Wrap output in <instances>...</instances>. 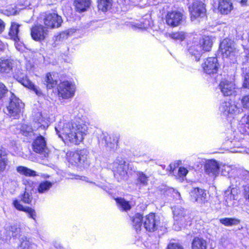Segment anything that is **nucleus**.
Instances as JSON below:
<instances>
[{
  "mask_svg": "<svg viewBox=\"0 0 249 249\" xmlns=\"http://www.w3.org/2000/svg\"><path fill=\"white\" fill-rule=\"evenodd\" d=\"M58 137L63 141H68L75 144L82 142L86 135L87 126L79 122H67L60 120L55 126Z\"/></svg>",
  "mask_w": 249,
  "mask_h": 249,
  "instance_id": "nucleus-1",
  "label": "nucleus"
},
{
  "mask_svg": "<svg viewBox=\"0 0 249 249\" xmlns=\"http://www.w3.org/2000/svg\"><path fill=\"white\" fill-rule=\"evenodd\" d=\"M89 152L86 149L71 152L68 155L69 162L79 168H86L90 164L88 158Z\"/></svg>",
  "mask_w": 249,
  "mask_h": 249,
  "instance_id": "nucleus-2",
  "label": "nucleus"
},
{
  "mask_svg": "<svg viewBox=\"0 0 249 249\" xmlns=\"http://www.w3.org/2000/svg\"><path fill=\"white\" fill-rule=\"evenodd\" d=\"M175 222L173 225V229L176 231L181 230L184 228L189 221H187V217L185 214V211L181 206H175L173 210Z\"/></svg>",
  "mask_w": 249,
  "mask_h": 249,
  "instance_id": "nucleus-3",
  "label": "nucleus"
},
{
  "mask_svg": "<svg viewBox=\"0 0 249 249\" xmlns=\"http://www.w3.org/2000/svg\"><path fill=\"white\" fill-rule=\"evenodd\" d=\"M115 177L119 181L127 177L128 166L125 161L121 157H118L112 164Z\"/></svg>",
  "mask_w": 249,
  "mask_h": 249,
  "instance_id": "nucleus-4",
  "label": "nucleus"
},
{
  "mask_svg": "<svg viewBox=\"0 0 249 249\" xmlns=\"http://www.w3.org/2000/svg\"><path fill=\"white\" fill-rule=\"evenodd\" d=\"M192 21L197 19L199 18H204L206 15V8L203 2L201 0L195 1L192 5L189 7Z\"/></svg>",
  "mask_w": 249,
  "mask_h": 249,
  "instance_id": "nucleus-5",
  "label": "nucleus"
},
{
  "mask_svg": "<svg viewBox=\"0 0 249 249\" xmlns=\"http://www.w3.org/2000/svg\"><path fill=\"white\" fill-rule=\"evenodd\" d=\"M34 152L40 154L42 157L47 158L50 154V150L47 147L46 141L43 137L39 136L36 138L32 143Z\"/></svg>",
  "mask_w": 249,
  "mask_h": 249,
  "instance_id": "nucleus-6",
  "label": "nucleus"
},
{
  "mask_svg": "<svg viewBox=\"0 0 249 249\" xmlns=\"http://www.w3.org/2000/svg\"><path fill=\"white\" fill-rule=\"evenodd\" d=\"M75 89V85L68 81L60 83L58 86V94L64 99H68L72 97L74 95Z\"/></svg>",
  "mask_w": 249,
  "mask_h": 249,
  "instance_id": "nucleus-7",
  "label": "nucleus"
},
{
  "mask_svg": "<svg viewBox=\"0 0 249 249\" xmlns=\"http://www.w3.org/2000/svg\"><path fill=\"white\" fill-rule=\"evenodd\" d=\"M220 49L224 57L231 59L236 53L233 41L228 38L224 39L220 43Z\"/></svg>",
  "mask_w": 249,
  "mask_h": 249,
  "instance_id": "nucleus-8",
  "label": "nucleus"
},
{
  "mask_svg": "<svg viewBox=\"0 0 249 249\" xmlns=\"http://www.w3.org/2000/svg\"><path fill=\"white\" fill-rule=\"evenodd\" d=\"M160 218L155 213H151L145 216L143 220V226L146 231H154L160 224Z\"/></svg>",
  "mask_w": 249,
  "mask_h": 249,
  "instance_id": "nucleus-9",
  "label": "nucleus"
},
{
  "mask_svg": "<svg viewBox=\"0 0 249 249\" xmlns=\"http://www.w3.org/2000/svg\"><path fill=\"white\" fill-rule=\"evenodd\" d=\"M24 107V104L18 98L14 97L11 99L7 111L11 117H16L21 112Z\"/></svg>",
  "mask_w": 249,
  "mask_h": 249,
  "instance_id": "nucleus-10",
  "label": "nucleus"
},
{
  "mask_svg": "<svg viewBox=\"0 0 249 249\" xmlns=\"http://www.w3.org/2000/svg\"><path fill=\"white\" fill-rule=\"evenodd\" d=\"M119 136L118 135L108 136L106 133H102L99 138V142L111 149L117 148Z\"/></svg>",
  "mask_w": 249,
  "mask_h": 249,
  "instance_id": "nucleus-11",
  "label": "nucleus"
},
{
  "mask_svg": "<svg viewBox=\"0 0 249 249\" xmlns=\"http://www.w3.org/2000/svg\"><path fill=\"white\" fill-rule=\"evenodd\" d=\"M43 21L47 28H54L60 27L62 22V19L61 17L57 14L46 13Z\"/></svg>",
  "mask_w": 249,
  "mask_h": 249,
  "instance_id": "nucleus-12",
  "label": "nucleus"
},
{
  "mask_svg": "<svg viewBox=\"0 0 249 249\" xmlns=\"http://www.w3.org/2000/svg\"><path fill=\"white\" fill-rule=\"evenodd\" d=\"M183 15L181 13L177 11L168 12L165 16L166 24L172 27L179 25L182 22Z\"/></svg>",
  "mask_w": 249,
  "mask_h": 249,
  "instance_id": "nucleus-13",
  "label": "nucleus"
},
{
  "mask_svg": "<svg viewBox=\"0 0 249 249\" xmlns=\"http://www.w3.org/2000/svg\"><path fill=\"white\" fill-rule=\"evenodd\" d=\"M17 62L10 58L0 57V74L6 75L10 73Z\"/></svg>",
  "mask_w": 249,
  "mask_h": 249,
  "instance_id": "nucleus-14",
  "label": "nucleus"
},
{
  "mask_svg": "<svg viewBox=\"0 0 249 249\" xmlns=\"http://www.w3.org/2000/svg\"><path fill=\"white\" fill-rule=\"evenodd\" d=\"M31 35L34 40L41 41L47 37L48 30L41 25H36L31 28Z\"/></svg>",
  "mask_w": 249,
  "mask_h": 249,
  "instance_id": "nucleus-15",
  "label": "nucleus"
},
{
  "mask_svg": "<svg viewBox=\"0 0 249 249\" xmlns=\"http://www.w3.org/2000/svg\"><path fill=\"white\" fill-rule=\"evenodd\" d=\"M219 65L216 57H209L202 64L204 72L208 74L217 72Z\"/></svg>",
  "mask_w": 249,
  "mask_h": 249,
  "instance_id": "nucleus-16",
  "label": "nucleus"
},
{
  "mask_svg": "<svg viewBox=\"0 0 249 249\" xmlns=\"http://www.w3.org/2000/svg\"><path fill=\"white\" fill-rule=\"evenodd\" d=\"M219 110L224 115L230 116L237 112L238 108L233 102L229 101L223 102L219 107Z\"/></svg>",
  "mask_w": 249,
  "mask_h": 249,
  "instance_id": "nucleus-17",
  "label": "nucleus"
},
{
  "mask_svg": "<svg viewBox=\"0 0 249 249\" xmlns=\"http://www.w3.org/2000/svg\"><path fill=\"white\" fill-rule=\"evenodd\" d=\"M219 88L223 95L225 96L234 94L236 92L234 84L227 80H223L220 82Z\"/></svg>",
  "mask_w": 249,
  "mask_h": 249,
  "instance_id": "nucleus-18",
  "label": "nucleus"
},
{
  "mask_svg": "<svg viewBox=\"0 0 249 249\" xmlns=\"http://www.w3.org/2000/svg\"><path fill=\"white\" fill-rule=\"evenodd\" d=\"M192 199L199 204H203L206 201V193L204 190L199 188H194L190 192Z\"/></svg>",
  "mask_w": 249,
  "mask_h": 249,
  "instance_id": "nucleus-19",
  "label": "nucleus"
},
{
  "mask_svg": "<svg viewBox=\"0 0 249 249\" xmlns=\"http://www.w3.org/2000/svg\"><path fill=\"white\" fill-rule=\"evenodd\" d=\"M219 165L215 160H209L205 165V172L210 176L216 177L219 174Z\"/></svg>",
  "mask_w": 249,
  "mask_h": 249,
  "instance_id": "nucleus-20",
  "label": "nucleus"
},
{
  "mask_svg": "<svg viewBox=\"0 0 249 249\" xmlns=\"http://www.w3.org/2000/svg\"><path fill=\"white\" fill-rule=\"evenodd\" d=\"M14 207L18 211H23L28 214V216L34 220L36 219V213L33 209L29 207L23 206L18 200H15L13 202Z\"/></svg>",
  "mask_w": 249,
  "mask_h": 249,
  "instance_id": "nucleus-21",
  "label": "nucleus"
},
{
  "mask_svg": "<svg viewBox=\"0 0 249 249\" xmlns=\"http://www.w3.org/2000/svg\"><path fill=\"white\" fill-rule=\"evenodd\" d=\"M236 194V190L231 187L225 191L224 199L227 206L230 207L233 205Z\"/></svg>",
  "mask_w": 249,
  "mask_h": 249,
  "instance_id": "nucleus-22",
  "label": "nucleus"
},
{
  "mask_svg": "<svg viewBox=\"0 0 249 249\" xmlns=\"http://www.w3.org/2000/svg\"><path fill=\"white\" fill-rule=\"evenodd\" d=\"M18 82L21 83L24 87L34 91L37 95L39 96L42 95V92L40 89L35 86L30 80H29L27 76H25V77L22 78L21 80H19Z\"/></svg>",
  "mask_w": 249,
  "mask_h": 249,
  "instance_id": "nucleus-23",
  "label": "nucleus"
},
{
  "mask_svg": "<svg viewBox=\"0 0 249 249\" xmlns=\"http://www.w3.org/2000/svg\"><path fill=\"white\" fill-rule=\"evenodd\" d=\"M218 9L222 14H228L232 9V3L229 0H220Z\"/></svg>",
  "mask_w": 249,
  "mask_h": 249,
  "instance_id": "nucleus-24",
  "label": "nucleus"
},
{
  "mask_svg": "<svg viewBox=\"0 0 249 249\" xmlns=\"http://www.w3.org/2000/svg\"><path fill=\"white\" fill-rule=\"evenodd\" d=\"M143 220L144 218L142 215L139 213L135 214L132 218V225L136 231H141Z\"/></svg>",
  "mask_w": 249,
  "mask_h": 249,
  "instance_id": "nucleus-25",
  "label": "nucleus"
},
{
  "mask_svg": "<svg viewBox=\"0 0 249 249\" xmlns=\"http://www.w3.org/2000/svg\"><path fill=\"white\" fill-rule=\"evenodd\" d=\"M189 53L194 56L196 61H198L202 53V46L198 44L193 45L188 49Z\"/></svg>",
  "mask_w": 249,
  "mask_h": 249,
  "instance_id": "nucleus-26",
  "label": "nucleus"
},
{
  "mask_svg": "<svg viewBox=\"0 0 249 249\" xmlns=\"http://www.w3.org/2000/svg\"><path fill=\"white\" fill-rule=\"evenodd\" d=\"M19 26L20 25L16 23H12L9 32V36L12 39L14 40L16 42H17L19 40L18 35Z\"/></svg>",
  "mask_w": 249,
  "mask_h": 249,
  "instance_id": "nucleus-27",
  "label": "nucleus"
},
{
  "mask_svg": "<svg viewBox=\"0 0 249 249\" xmlns=\"http://www.w3.org/2000/svg\"><path fill=\"white\" fill-rule=\"evenodd\" d=\"M7 164V152L4 148H0V172L5 170Z\"/></svg>",
  "mask_w": 249,
  "mask_h": 249,
  "instance_id": "nucleus-28",
  "label": "nucleus"
},
{
  "mask_svg": "<svg viewBox=\"0 0 249 249\" xmlns=\"http://www.w3.org/2000/svg\"><path fill=\"white\" fill-rule=\"evenodd\" d=\"M19 241L18 249H34L36 246L26 237H21Z\"/></svg>",
  "mask_w": 249,
  "mask_h": 249,
  "instance_id": "nucleus-29",
  "label": "nucleus"
},
{
  "mask_svg": "<svg viewBox=\"0 0 249 249\" xmlns=\"http://www.w3.org/2000/svg\"><path fill=\"white\" fill-rule=\"evenodd\" d=\"M74 5L77 10L83 12L89 7L90 4V0H74Z\"/></svg>",
  "mask_w": 249,
  "mask_h": 249,
  "instance_id": "nucleus-30",
  "label": "nucleus"
},
{
  "mask_svg": "<svg viewBox=\"0 0 249 249\" xmlns=\"http://www.w3.org/2000/svg\"><path fill=\"white\" fill-rule=\"evenodd\" d=\"M220 223L225 226H236L240 223V220L235 217H225L219 219Z\"/></svg>",
  "mask_w": 249,
  "mask_h": 249,
  "instance_id": "nucleus-31",
  "label": "nucleus"
},
{
  "mask_svg": "<svg viewBox=\"0 0 249 249\" xmlns=\"http://www.w3.org/2000/svg\"><path fill=\"white\" fill-rule=\"evenodd\" d=\"M34 121L35 124H36V127L44 129L46 126V123H45V119L42 116V114L40 112H37L34 115ZM36 127V126H35Z\"/></svg>",
  "mask_w": 249,
  "mask_h": 249,
  "instance_id": "nucleus-32",
  "label": "nucleus"
},
{
  "mask_svg": "<svg viewBox=\"0 0 249 249\" xmlns=\"http://www.w3.org/2000/svg\"><path fill=\"white\" fill-rule=\"evenodd\" d=\"M45 82L48 89L54 87L57 84V80L55 79V74L48 73L45 77Z\"/></svg>",
  "mask_w": 249,
  "mask_h": 249,
  "instance_id": "nucleus-33",
  "label": "nucleus"
},
{
  "mask_svg": "<svg viewBox=\"0 0 249 249\" xmlns=\"http://www.w3.org/2000/svg\"><path fill=\"white\" fill-rule=\"evenodd\" d=\"M24 184L26 186L25 191L22 196L21 200L25 203L30 204L32 202L33 197L31 193L27 191V184H29V186H30L31 184H33V182H31L30 183L27 180H24Z\"/></svg>",
  "mask_w": 249,
  "mask_h": 249,
  "instance_id": "nucleus-34",
  "label": "nucleus"
},
{
  "mask_svg": "<svg viewBox=\"0 0 249 249\" xmlns=\"http://www.w3.org/2000/svg\"><path fill=\"white\" fill-rule=\"evenodd\" d=\"M226 144L231 147V152L233 153H241L243 151V148L240 147V144L237 143L236 141L228 140L226 142Z\"/></svg>",
  "mask_w": 249,
  "mask_h": 249,
  "instance_id": "nucleus-35",
  "label": "nucleus"
},
{
  "mask_svg": "<svg viewBox=\"0 0 249 249\" xmlns=\"http://www.w3.org/2000/svg\"><path fill=\"white\" fill-rule=\"evenodd\" d=\"M98 8L99 10L106 12L109 10L112 5V0H98Z\"/></svg>",
  "mask_w": 249,
  "mask_h": 249,
  "instance_id": "nucleus-36",
  "label": "nucleus"
},
{
  "mask_svg": "<svg viewBox=\"0 0 249 249\" xmlns=\"http://www.w3.org/2000/svg\"><path fill=\"white\" fill-rule=\"evenodd\" d=\"M192 249H206L207 243L202 238H195L192 242Z\"/></svg>",
  "mask_w": 249,
  "mask_h": 249,
  "instance_id": "nucleus-37",
  "label": "nucleus"
},
{
  "mask_svg": "<svg viewBox=\"0 0 249 249\" xmlns=\"http://www.w3.org/2000/svg\"><path fill=\"white\" fill-rule=\"evenodd\" d=\"M202 46L203 51H210L212 46V41L209 36H205L199 41V44Z\"/></svg>",
  "mask_w": 249,
  "mask_h": 249,
  "instance_id": "nucleus-38",
  "label": "nucleus"
},
{
  "mask_svg": "<svg viewBox=\"0 0 249 249\" xmlns=\"http://www.w3.org/2000/svg\"><path fill=\"white\" fill-rule=\"evenodd\" d=\"M17 171L18 173L25 176L35 177L37 176L35 171L22 166L18 167Z\"/></svg>",
  "mask_w": 249,
  "mask_h": 249,
  "instance_id": "nucleus-39",
  "label": "nucleus"
},
{
  "mask_svg": "<svg viewBox=\"0 0 249 249\" xmlns=\"http://www.w3.org/2000/svg\"><path fill=\"white\" fill-rule=\"evenodd\" d=\"M53 184L48 181L41 182L37 187L38 192L43 194L47 192L52 187Z\"/></svg>",
  "mask_w": 249,
  "mask_h": 249,
  "instance_id": "nucleus-40",
  "label": "nucleus"
},
{
  "mask_svg": "<svg viewBox=\"0 0 249 249\" xmlns=\"http://www.w3.org/2000/svg\"><path fill=\"white\" fill-rule=\"evenodd\" d=\"M152 22L150 19L146 18L142 19V21L140 24H136L133 26V27L135 29H146L151 27Z\"/></svg>",
  "mask_w": 249,
  "mask_h": 249,
  "instance_id": "nucleus-41",
  "label": "nucleus"
},
{
  "mask_svg": "<svg viewBox=\"0 0 249 249\" xmlns=\"http://www.w3.org/2000/svg\"><path fill=\"white\" fill-rule=\"evenodd\" d=\"M116 201L120 209L123 211H128L131 209V206L128 201H126L124 198H117Z\"/></svg>",
  "mask_w": 249,
  "mask_h": 249,
  "instance_id": "nucleus-42",
  "label": "nucleus"
},
{
  "mask_svg": "<svg viewBox=\"0 0 249 249\" xmlns=\"http://www.w3.org/2000/svg\"><path fill=\"white\" fill-rule=\"evenodd\" d=\"M169 36L174 40H183L186 37V33L183 31H178L169 34Z\"/></svg>",
  "mask_w": 249,
  "mask_h": 249,
  "instance_id": "nucleus-43",
  "label": "nucleus"
},
{
  "mask_svg": "<svg viewBox=\"0 0 249 249\" xmlns=\"http://www.w3.org/2000/svg\"><path fill=\"white\" fill-rule=\"evenodd\" d=\"M15 65L17 66V68L15 70L14 77L18 81H19V80H21L24 77H25L26 75L24 73L23 70H21L20 68L18 67L17 63H16Z\"/></svg>",
  "mask_w": 249,
  "mask_h": 249,
  "instance_id": "nucleus-44",
  "label": "nucleus"
},
{
  "mask_svg": "<svg viewBox=\"0 0 249 249\" xmlns=\"http://www.w3.org/2000/svg\"><path fill=\"white\" fill-rule=\"evenodd\" d=\"M221 170L222 175L228 176L234 169L231 166L227 164H220L219 167V171Z\"/></svg>",
  "mask_w": 249,
  "mask_h": 249,
  "instance_id": "nucleus-45",
  "label": "nucleus"
},
{
  "mask_svg": "<svg viewBox=\"0 0 249 249\" xmlns=\"http://www.w3.org/2000/svg\"><path fill=\"white\" fill-rule=\"evenodd\" d=\"M138 182L143 186H146L148 184L149 176L144 174L142 172H139L137 173Z\"/></svg>",
  "mask_w": 249,
  "mask_h": 249,
  "instance_id": "nucleus-46",
  "label": "nucleus"
},
{
  "mask_svg": "<svg viewBox=\"0 0 249 249\" xmlns=\"http://www.w3.org/2000/svg\"><path fill=\"white\" fill-rule=\"evenodd\" d=\"M8 92L7 87L2 83L0 82V100L4 98Z\"/></svg>",
  "mask_w": 249,
  "mask_h": 249,
  "instance_id": "nucleus-47",
  "label": "nucleus"
},
{
  "mask_svg": "<svg viewBox=\"0 0 249 249\" xmlns=\"http://www.w3.org/2000/svg\"><path fill=\"white\" fill-rule=\"evenodd\" d=\"M10 230L12 232V236L17 237L19 235L20 232V229L17 226H12L10 227Z\"/></svg>",
  "mask_w": 249,
  "mask_h": 249,
  "instance_id": "nucleus-48",
  "label": "nucleus"
},
{
  "mask_svg": "<svg viewBox=\"0 0 249 249\" xmlns=\"http://www.w3.org/2000/svg\"><path fill=\"white\" fill-rule=\"evenodd\" d=\"M17 10L15 5L10 6L5 11V14L7 16L15 15L17 14Z\"/></svg>",
  "mask_w": 249,
  "mask_h": 249,
  "instance_id": "nucleus-49",
  "label": "nucleus"
},
{
  "mask_svg": "<svg viewBox=\"0 0 249 249\" xmlns=\"http://www.w3.org/2000/svg\"><path fill=\"white\" fill-rule=\"evenodd\" d=\"M242 103L244 107L249 108V95L243 97Z\"/></svg>",
  "mask_w": 249,
  "mask_h": 249,
  "instance_id": "nucleus-50",
  "label": "nucleus"
},
{
  "mask_svg": "<svg viewBox=\"0 0 249 249\" xmlns=\"http://www.w3.org/2000/svg\"><path fill=\"white\" fill-rule=\"evenodd\" d=\"M188 173V170L184 167H180L178 170V174L179 177H185Z\"/></svg>",
  "mask_w": 249,
  "mask_h": 249,
  "instance_id": "nucleus-51",
  "label": "nucleus"
},
{
  "mask_svg": "<svg viewBox=\"0 0 249 249\" xmlns=\"http://www.w3.org/2000/svg\"><path fill=\"white\" fill-rule=\"evenodd\" d=\"M167 249H183L181 246L178 244L172 243L170 244Z\"/></svg>",
  "mask_w": 249,
  "mask_h": 249,
  "instance_id": "nucleus-52",
  "label": "nucleus"
},
{
  "mask_svg": "<svg viewBox=\"0 0 249 249\" xmlns=\"http://www.w3.org/2000/svg\"><path fill=\"white\" fill-rule=\"evenodd\" d=\"M69 36V32L68 31H66L64 32H61L59 36V39H65L68 38Z\"/></svg>",
  "mask_w": 249,
  "mask_h": 249,
  "instance_id": "nucleus-53",
  "label": "nucleus"
},
{
  "mask_svg": "<svg viewBox=\"0 0 249 249\" xmlns=\"http://www.w3.org/2000/svg\"><path fill=\"white\" fill-rule=\"evenodd\" d=\"M243 86L246 88L249 89V73H247L245 76V80Z\"/></svg>",
  "mask_w": 249,
  "mask_h": 249,
  "instance_id": "nucleus-54",
  "label": "nucleus"
},
{
  "mask_svg": "<svg viewBox=\"0 0 249 249\" xmlns=\"http://www.w3.org/2000/svg\"><path fill=\"white\" fill-rule=\"evenodd\" d=\"M5 23L0 18V34H1L5 29Z\"/></svg>",
  "mask_w": 249,
  "mask_h": 249,
  "instance_id": "nucleus-55",
  "label": "nucleus"
},
{
  "mask_svg": "<svg viewBox=\"0 0 249 249\" xmlns=\"http://www.w3.org/2000/svg\"><path fill=\"white\" fill-rule=\"evenodd\" d=\"M245 195L246 199L249 201V186L245 189Z\"/></svg>",
  "mask_w": 249,
  "mask_h": 249,
  "instance_id": "nucleus-56",
  "label": "nucleus"
},
{
  "mask_svg": "<svg viewBox=\"0 0 249 249\" xmlns=\"http://www.w3.org/2000/svg\"><path fill=\"white\" fill-rule=\"evenodd\" d=\"M245 122L247 127L249 128V115L246 117Z\"/></svg>",
  "mask_w": 249,
  "mask_h": 249,
  "instance_id": "nucleus-57",
  "label": "nucleus"
},
{
  "mask_svg": "<svg viewBox=\"0 0 249 249\" xmlns=\"http://www.w3.org/2000/svg\"><path fill=\"white\" fill-rule=\"evenodd\" d=\"M5 48V45L4 43L2 42V41L0 40V50H2Z\"/></svg>",
  "mask_w": 249,
  "mask_h": 249,
  "instance_id": "nucleus-58",
  "label": "nucleus"
},
{
  "mask_svg": "<svg viewBox=\"0 0 249 249\" xmlns=\"http://www.w3.org/2000/svg\"><path fill=\"white\" fill-rule=\"evenodd\" d=\"M246 179H247V181H249V172H246Z\"/></svg>",
  "mask_w": 249,
  "mask_h": 249,
  "instance_id": "nucleus-59",
  "label": "nucleus"
},
{
  "mask_svg": "<svg viewBox=\"0 0 249 249\" xmlns=\"http://www.w3.org/2000/svg\"><path fill=\"white\" fill-rule=\"evenodd\" d=\"M247 2V0H242L241 1V3L242 5H244Z\"/></svg>",
  "mask_w": 249,
  "mask_h": 249,
  "instance_id": "nucleus-60",
  "label": "nucleus"
},
{
  "mask_svg": "<svg viewBox=\"0 0 249 249\" xmlns=\"http://www.w3.org/2000/svg\"><path fill=\"white\" fill-rule=\"evenodd\" d=\"M54 246L56 249H61V246L59 244H57L56 246L54 245Z\"/></svg>",
  "mask_w": 249,
  "mask_h": 249,
  "instance_id": "nucleus-61",
  "label": "nucleus"
},
{
  "mask_svg": "<svg viewBox=\"0 0 249 249\" xmlns=\"http://www.w3.org/2000/svg\"><path fill=\"white\" fill-rule=\"evenodd\" d=\"M170 170H172V165L171 164L170 165Z\"/></svg>",
  "mask_w": 249,
  "mask_h": 249,
  "instance_id": "nucleus-62",
  "label": "nucleus"
}]
</instances>
